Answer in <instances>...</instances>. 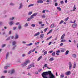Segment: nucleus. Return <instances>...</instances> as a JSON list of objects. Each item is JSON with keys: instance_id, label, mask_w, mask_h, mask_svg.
<instances>
[{"instance_id": "obj_1", "label": "nucleus", "mask_w": 78, "mask_h": 78, "mask_svg": "<svg viewBox=\"0 0 78 78\" xmlns=\"http://www.w3.org/2000/svg\"><path fill=\"white\" fill-rule=\"evenodd\" d=\"M41 75L43 78H55V76L51 71L43 72Z\"/></svg>"}, {"instance_id": "obj_2", "label": "nucleus", "mask_w": 78, "mask_h": 78, "mask_svg": "<svg viewBox=\"0 0 78 78\" xmlns=\"http://www.w3.org/2000/svg\"><path fill=\"white\" fill-rule=\"evenodd\" d=\"M16 41H14L12 42V45L13 46L12 48V50H14L16 49V47H17V45H16Z\"/></svg>"}, {"instance_id": "obj_3", "label": "nucleus", "mask_w": 78, "mask_h": 78, "mask_svg": "<svg viewBox=\"0 0 78 78\" xmlns=\"http://www.w3.org/2000/svg\"><path fill=\"white\" fill-rule=\"evenodd\" d=\"M30 62V61L29 60L26 61L25 62H24L21 65L22 67H24L26 66Z\"/></svg>"}, {"instance_id": "obj_4", "label": "nucleus", "mask_w": 78, "mask_h": 78, "mask_svg": "<svg viewBox=\"0 0 78 78\" xmlns=\"http://www.w3.org/2000/svg\"><path fill=\"white\" fill-rule=\"evenodd\" d=\"M71 74V72L70 71H67L65 73V74L66 75H67L69 76V75H70Z\"/></svg>"}, {"instance_id": "obj_5", "label": "nucleus", "mask_w": 78, "mask_h": 78, "mask_svg": "<svg viewBox=\"0 0 78 78\" xmlns=\"http://www.w3.org/2000/svg\"><path fill=\"white\" fill-rule=\"evenodd\" d=\"M23 7V4L22 3H21L20 4V6L18 8L19 9H22V7Z\"/></svg>"}, {"instance_id": "obj_6", "label": "nucleus", "mask_w": 78, "mask_h": 78, "mask_svg": "<svg viewBox=\"0 0 78 78\" xmlns=\"http://www.w3.org/2000/svg\"><path fill=\"white\" fill-rule=\"evenodd\" d=\"M48 65L47 64H45L44 65V67H47V68L48 69H51V68H49L48 66Z\"/></svg>"}, {"instance_id": "obj_7", "label": "nucleus", "mask_w": 78, "mask_h": 78, "mask_svg": "<svg viewBox=\"0 0 78 78\" xmlns=\"http://www.w3.org/2000/svg\"><path fill=\"white\" fill-rule=\"evenodd\" d=\"M44 2L42 0H39L37 1V2L39 3H42Z\"/></svg>"}, {"instance_id": "obj_8", "label": "nucleus", "mask_w": 78, "mask_h": 78, "mask_svg": "<svg viewBox=\"0 0 78 78\" xmlns=\"http://www.w3.org/2000/svg\"><path fill=\"white\" fill-rule=\"evenodd\" d=\"M18 38H19V35H17V34H16V35L15 37V39H17Z\"/></svg>"}, {"instance_id": "obj_9", "label": "nucleus", "mask_w": 78, "mask_h": 78, "mask_svg": "<svg viewBox=\"0 0 78 78\" xmlns=\"http://www.w3.org/2000/svg\"><path fill=\"white\" fill-rule=\"evenodd\" d=\"M73 28H76V26H77V25L76 23H74L72 25Z\"/></svg>"}, {"instance_id": "obj_10", "label": "nucleus", "mask_w": 78, "mask_h": 78, "mask_svg": "<svg viewBox=\"0 0 78 78\" xmlns=\"http://www.w3.org/2000/svg\"><path fill=\"white\" fill-rule=\"evenodd\" d=\"M44 34H41L40 35V37L41 39H43L44 38Z\"/></svg>"}, {"instance_id": "obj_11", "label": "nucleus", "mask_w": 78, "mask_h": 78, "mask_svg": "<svg viewBox=\"0 0 78 78\" xmlns=\"http://www.w3.org/2000/svg\"><path fill=\"white\" fill-rule=\"evenodd\" d=\"M15 71L14 70H12L11 71V73L10 74L11 75H12V74H14V73H15Z\"/></svg>"}, {"instance_id": "obj_12", "label": "nucleus", "mask_w": 78, "mask_h": 78, "mask_svg": "<svg viewBox=\"0 0 78 78\" xmlns=\"http://www.w3.org/2000/svg\"><path fill=\"white\" fill-rule=\"evenodd\" d=\"M64 37H65V34H63L61 38V39H63L64 38Z\"/></svg>"}, {"instance_id": "obj_13", "label": "nucleus", "mask_w": 78, "mask_h": 78, "mask_svg": "<svg viewBox=\"0 0 78 78\" xmlns=\"http://www.w3.org/2000/svg\"><path fill=\"white\" fill-rule=\"evenodd\" d=\"M40 34V32H38L36 34L34 35V36H38Z\"/></svg>"}, {"instance_id": "obj_14", "label": "nucleus", "mask_w": 78, "mask_h": 78, "mask_svg": "<svg viewBox=\"0 0 78 78\" xmlns=\"http://www.w3.org/2000/svg\"><path fill=\"white\" fill-rule=\"evenodd\" d=\"M18 29H19V30L22 29V27H21V25H20V24L18 26Z\"/></svg>"}, {"instance_id": "obj_15", "label": "nucleus", "mask_w": 78, "mask_h": 78, "mask_svg": "<svg viewBox=\"0 0 78 78\" xmlns=\"http://www.w3.org/2000/svg\"><path fill=\"white\" fill-rule=\"evenodd\" d=\"M76 63H75V62H74V64L73 66V69H75V68H76Z\"/></svg>"}, {"instance_id": "obj_16", "label": "nucleus", "mask_w": 78, "mask_h": 78, "mask_svg": "<svg viewBox=\"0 0 78 78\" xmlns=\"http://www.w3.org/2000/svg\"><path fill=\"white\" fill-rule=\"evenodd\" d=\"M34 63H32V64H30V65L31 66V67H35V66H34Z\"/></svg>"}, {"instance_id": "obj_17", "label": "nucleus", "mask_w": 78, "mask_h": 78, "mask_svg": "<svg viewBox=\"0 0 78 78\" xmlns=\"http://www.w3.org/2000/svg\"><path fill=\"white\" fill-rule=\"evenodd\" d=\"M54 60L55 58L53 57H52L49 59V61H53Z\"/></svg>"}, {"instance_id": "obj_18", "label": "nucleus", "mask_w": 78, "mask_h": 78, "mask_svg": "<svg viewBox=\"0 0 78 78\" xmlns=\"http://www.w3.org/2000/svg\"><path fill=\"white\" fill-rule=\"evenodd\" d=\"M72 56L73 57V58H76V55L75 54H73L72 55Z\"/></svg>"}, {"instance_id": "obj_19", "label": "nucleus", "mask_w": 78, "mask_h": 78, "mask_svg": "<svg viewBox=\"0 0 78 78\" xmlns=\"http://www.w3.org/2000/svg\"><path fill=\"white\" fill-rule=\"evenodd\" d=\"M76 9V8L75 5H74V7H73V11H75V9Z\"/></svg>"}, {"instance_id": "obj_20", "label": "nucleus", "mask_w": 78, "mask_h": 78, "mask_svg": "<svg viewBox=\"0 0 78 78\" xmlns=\"http://www.w3.org/2000/svg\"><path fill=\"white\" fill-rule=\"evenodd\" d=\"M52 31H53V30L52 29L51 30L49 31L47 34V35H48V34H50V33H51V32H52Z\"/></svg>"}, {"instance_id": "obj_21", "label": "nucleus", "mask_w": 78, "mask_h": 78, "mask_svg": "<svg viewBox=\"0 0 78 78\" xmlns=\"http://www.w3.org/2000/svg\"><path fill=\"white\" fill-rule=\"evenodd\" d=\"M60 77L61 78H64V74H62L60 75Z\"/></svg>"}, {"instance_id": "obj_22", "label": "nucleus", "mask_w": 78, "mask_h": 78, "mask_svg": "<svg viewBox=\"0 0 78 78\" xmlns=\"http://www.w3.org/2000/svg\"><path fill=\"white\" fill-rule=\"evenodd\" d=\"M42 56H41L38 59H37V61H39L40 60V59H42Z\"/></svg>"}, {"instance_id": "obj_23", "label": "nucleus", "mask_w": 78, "mask_h": 78, "mask_svg": "<svg viewBox=\"0 0 78 78\" xmlns=\"http://www.w3.org/2000/svg\"><path fill=\"white\" fill-rule=\"evenodd\" d=\"M57 9L59 10V11H61V9L59 7H58L57 8Z\"/></svg>"}, {"instance_id": "obj_24", "label": "nucleus", "mask_w": 78, "mask_h": 78, "mask_svg": "<svg viewBox=\"0 0 78 78\" xmlns=\"http://www.w3.org/2000/svg\"><path fill=\"white\" fill-rule=\"evenodd\" d=\"M69 52V51L67 50L66 51V52H65V55H68V53Z\"/></svg>"}, {"instance_id": "obj_25", "label": "nucleus", "mask_w": 78, "mask_h": 78, "mask_svg": "<svg viewBox=\"0 0 78 78\" xmlns=\"http://www.w3.org/2000/svg\"><path fill=\"white\" fill-rule=\"evenodd\" d=\"M31 68V66L30 65L28 66V68H27V69H30V68Z\"/></svg>"}, {"instance_id": "obj_26", "label": "nucleus", "mask_w": 78, "mask_h": 78, "mask_svg": "<svg viewBox=\"0 0 78 78\" xmlns=\"http://www.w3.org/2000/svg\"><path fill=\"white\" fill-rule=\"evenodd\" d=\"M66 40L62 39L60 42H66Z\"/></svg>"}, {"instance_id": "obj_27", "label": "nucleus", "mask_w": 78, "mask_h": 78, "mask_svg": "<svg viewBox=\"0 0 78 78\" xmlns=\"http://www.w3.org/2000/svg\"><path fill=\"white\" fill-rule=\"evenodd\" d=\"M14 24V23L13 22V21H11L10 22V25H13V24Z\"/></svg>"}, {"instance_id": "obj_28", "label": "nucleus", "mask_w": 78, "mask_h": 78, "mask_svg": "<svg viewBox=\"0 0 78 78\" xmlns=\"http://www.w3.org/2000/svg\"><path fill=\"white\" fill-rule=\"evenodd\" d=\"M51 37H52V36H51L49 37L48 38H47V39H46V41H48V40H49V39H51Z\"/></svg>"}, {"instance_id": "obj_29", "label": "nucleus", "mask_w": 78, "mask_h": 78, "mask_svg": "<svg viewBox=\"0 0 78 78\" xmlns=\"http://www.w3.org/2000/svg\"><path fill=\"white\" fill-rule=\"evenodd\" d=\"M33 45V43H30V44H28L27 45V46H30V45Z\"/></svg>"}, {"instance_id": "obj_30", "label": "nucleus", "mask_w": 78, "mask_h": 78, "mask_svg": "<svg viewBox=\"0 0 78 78\" xmlns=\"http://www.w3.org/2000/svg\"><path fill=\"white\" fill-rule=\"evenodd\" d=\"M52 56H55V52H53L52 54Z\"/></svg>"}, {"instance_id": "obj_31", "label": "nucleus", "mask_w": 78, "mask_h": 78, "mask_svg": "<svg viewBox=\"0 0 78 78\" xmlns=\"http://www.w3.org/2000/svg\"><path fill=\"white\" fill-rule=\"evenodd\" d=\"M32 14V12H30L28 13V14L29 16H30V15H31Z\"/></svg>"}, {"instance_id": "obj_32", "label": "nucleus", "mask_w": 78, "mask_h": 78, "mask_svg": "<svg viewBox=\"0 0 78 78\" xmlns=\"http://www.w3.org/2000/svg\"><path fill=\"white\" fill-rule=\"evenodd\" d=\"M48 30V27L45 28L44 30V32H46L47 31V30Z\"/></svg>"}, {"instance_id": "obj_33", "label": "nucleus", "mask_w": 78, "mask_h": 78, "mask_svg": "<svg viewBox=\"0 0 78 78\" xmlns=\"http://www.w3.org/2000/svg\"><path fill=\"white\" fill-rule=\"evenodd\" d=\"M72 67V66H69V70H71Z\"/></svg>"}, {"instance_id": "obj_34", "label": "nucleus", "mask_w": 78, "mask_h": 78, "mask_svg": "<svg viewBox=\"0 0 78 78\" xmlns=\"http://www.w3.org/2000/svg\"><path fill=\"white\" fill-rule=\"evenodd\" d=\"M54 27V24H52L51 25V28H53Z\"/></svg>"}, {"instance_id": "obj_35", "label": "nucleus", "mask_w": 78, "mask_h": 78, "mask_svg": "<svg viewBox=\"0 0 78 78\" xmlns=\"http://www.w3.org/2000/svg\"><path fill=\"white\" fill-rule=\"evenodd\" d=\"M69 20V17H68L65 19V22H66V21H67V20Z\"/></svg>"}, {"instance_id": "obj_36", "label": "nucleus", "mask_w": 78, "mask_h": 78, "mask_svg": "<svg viewBox=\"0 0 78 78\" xmlns=\"http://www.w3.org/2000/svg\"><path fill=\"white\" fill-rule=\"evenodd\" d=\"M8 55H9V53L7 52L6 55V59H7L8 56Z\"/></svg>"}, {"instance_id": "obj_37", "label": "nucleus", "mask_w": 78, "mask_h": 78, "mask_svg": "<svg viewBox=\"0 0 78 78\" xmlns=\"http://www.w3.org/2000/svg\"><path fill=\"white\" fill-rule=\"evenodd\" d=\"M63 22H64V21L61 20V21L59 23V24L60 25H61V24H62V23H63Z\"/></svg>"}, {"instance_id": "obj_38", "label": "nucleus", "mask_w": 78, "mask_h": 78, "mask_svg": "<svg viewBox=\"0 0 78 78\" xmlns=\"http://www.w3.org/2000/svg\"><path fill=\"white\" fill-rule=\"evenodd\" d=\"M31 19L30 17L28 18V19H27V21H30V20H31Z\"/></svg>"}, {"instance_id": "obj_39", "label": "nucleus", "mask_w": 78, "mask_h": 78, "mask_svg": "<svg viewBox=\"0 0 78 78\" xmlns=\"http://www.w3.org/2000/svg\"><path fill=\"white\" fill-rule=\"evenodd\" d=\"M31 26L32 27H33L34 28V27H35V24H33L31 25Z\"/></svg>"}, {"instance_id": "obj_40", "label": "nucleus", "mask_w": 78, "mask_h": 78, "mask_svg": "<svg viewBox=\"0 0 78 78\" xmlns=\"http://www.w3.org/2000/svg\"><path fill=\"white\" fill-rule=\"evenodd\" d=\"M34 5V4H30L28 6V7H30L31 6H33Z\"/></svg>"}, {"instance_id": "obj_41", "label": "nucleus", "mask_w": 78, "mask_h": 78, "mask_svg": "<svg viewBox=\"0 0 78 78\" xmlns=\"http://www.w3.org/2000/svg\"><path fill=\"white\" fill-rule=\"evenodd\" d=\"M30 18L31 19H33V18H34V16H33V15H31V16H30Z\"/></svg>"}, {"instance_id": "obj_42", "label": "nucleus", "mask_w": 78, "mask_h": 78, "mask_svg": "<svg viewBox=\"0 0 78 78\" xmlns=\"http://www.w3.org/2000/svg\"><path fill=\"white\" fill-rule=\"evenodd\" d=\"M47 54V51H45L44 52V55H45L46 54Z\"/></svg>"}, {"instance_id": "obj_43", "label": "nucleus", "mask_w": 78, "mask_h": 78, "mask_svg": "<svg viewBox=\"0 0 78 78\" xmlns=\"http://www.w3.org/2000/svg\"><path fill=\"white\" fill-rule=\"evenodd\" d=\"M37 13H34V14H33V16H36V15H37Z\"/></svg>"}, {"instance_id": "obj_44", "label": "nucleus", "mask_w": 78, "mask_h": 78, "mask_svg": "<svg viewBox=\"0 0 78 78\" xmlns=\"http://www.w3.org/2000/svg\"><path fill=\"white\" fill-rule=\"evenodd\" d=\"M28 23H26L24 25V27H28Z\"/></svg>"}, {"instance_id": "obj_45", "label": "nucleus", "mask_w": 78, "mask_h": 78, "mask_svg": "<svg viewBox=\"0 0 78 78\" xmlns=\"http://www.w3.org/2000/svg\"><path fill=\"white\" fill-rule=\"evenodd\" d=\"M25 56H26V55L25 54H22V57H25Z\"/></svg>"}, {"instance_id": "obj_46", "label": "nucleus", "mask_w": 78, "mask_h": 78, "mask_svg": "<svg viewBox=\"0 0 78 78\" xmlns=\"http://www.w3.org/2000/svg\"><path fill=\"white\" fill-rule=\"evenodd\" d=\"M42 18H45V15H42Z\"/></svg>"}, {"instance_id": "obj_47", "label": "nucleus", "mask_w": 78, "mask_h": 78, "mask_svg": "<svg viewBox=\"0 0 78 78\" xmlns=\"http://www.w3.org/2000/svg\"><path fill=\"white\" fill-rule=\"evenodd\" d=\"M14 17H12V18H10V20H14Z\"/></svg>"}, {"instance_id": "obj_48", "label": "nucleus", "mask_w": 78, "mask_h": 78, "mask_svg": "<svg viewBox=\"0 0 78 78\" xmlns=\"http://www.w3.org/2000/svg\"><path fill=\"white\" fill-rule=\"evenodd\" d=\"M10 5L11 6H14V4L12 3H10Z\"/></svg>"}, {"instance_id": "obj_49", "label": "nucleus", "mask_w": 78, "mask_h": 78, "mask_svg": "<svg viewBox=\"0 0 78 78\" xmlns=\"http://www.w3.org/2000/svg\"><path fill=\"white\" fill-rule=\"evenodd\" d=\"M9 66H6L4 67V68L5 69H8V67Z\"/></svg>"}, {"instance_id": "obj_50", "label": "nucleus", "mask_w": 78, "mask_h": 78, "mask_svg": "<svg viewBox=\"0 0 78 78\" xmlns=\"http://www.w3.org/2000/svg\"><path fill=\"white\" fill-rule=\"evenodd\" d=\"M69 66H72V63L71 62H69Z\"/></svg>"}, {"instance_id": "obj_51", "label": "nucleus", "mask_w": 78, "mask_h": 78, "mask_svg": "<svg viewBox=\"0 0 78 78\" xmlns=\"http://www.w3.org/2000/svg\"><path fill=\"white\" fill-rule=\"evenodd\" d=\"M58 3H55V6H58Z\"/></svg>"}, {"instance_id": "obj_52", "label": "nucleus", "mask_w": 78, "mask_h": 78, "mask_svg": "<svg viewBox=\"0 0 78 78\" xmlns=\"http://www.w3.org/2000/svg\"><path fill=\"white\" fill-rule=\"evenodd\" d=\"M39 44V42H37V43H36L35 44V45H37V44Z\"/></svg>"}, {"instance_id": "obj_53", "label": "nucleus", "mask_w": 78, "mask_h": 78, "mask_svg": "<svg viewBox=\"0 0 78 78\" xmlns=\"http://www.w3.org/2000/svg\"><path fill=\"white\" fill-rule=\"evenodd\" d=\"M63 45H64V44H63V43H61L60 44V46H62Z\"/></svg>"}, {"instance_id": "obj_54", "label": "nucleus", "mask_w": 78, "mask_h": 78, "mask_svg": "<svg viewBox=\"0 0 78 78\" xmlns=\"http://www.w3.org/2000/svg\"><path fill=\"white\" fill-rule=\"evenodd\" d=\"M45 25V24H41V27H44V26Z\"/></svg>"}, {"instance_id": "obj_55", "label": "nucleus", "mask_w": 78, "mask_h": 78, "mask_svg": "<svg viewBox=\"0 0 78 78\" xmlns=\"http://www.w3.org/2000/svg\"><path fill=\"white\" fill-rule=\"evenodd\" d=\"M60 3H61V4H63V3H64V1H61Z\"/></svg>"}, {"instance_id": "obj_56", "label": "nucleus", "mask_w": 78, "mask_h": 78, "mask_svg": "<svg viewBox=\"0 0 78 78\" xmlns=\"http://www.w3.org/2000/svg\"><path fill=\"white\" fill-rule=\"evenodd\" d=\"M31 53V51H30L28 53V55H30V54Z\"/></svg>"}, {"instance_id": "obj_57", "label": "nucleus", "mask_w": 78, "mask_h": 78, "mask_svg": "<svg viewBox=\"0 0 78 78\" xmlns=\"http://www.w3.org/2000/svg\"><path fill=\"white\" fill-rule=\"evenodd\" d=\"M60 52H61L60 50H58L56 51V52L57 53H60Z\"/></svg>"}, {"instance_id": "obj_58", "label": "nucleus", "mask_w": 78, "mask_h": 78, "mask_svg": "<svg viewBox=\"0 0 78 78\" xmlns=\"http://www.w3.org/2000/svg\"><path fill=\"white\" fill-rule=\"evenodd\" d=\"M45 13V10H44L42 12V13H44V14Z\"/></svg>"}, {"instance_id": "obj_59", "label": "nucleus", "mask_w": 78, "mask_h": 78, "mask_svg": "<svg viewBox=\"0 0 78 78\" xmlns=\"http://www.w3.org/2000/svg\"><path fill=\"white\" fill-rule=\"evenodd\" d=\"M16 27H13V30H16Z\"/></svg>"}, {"instance_id": "obj_60", "label": "nucleus", "mask_w": 78, "mask_h": 78, "mask_svg": "<svg viewBox=\"0 0 78 78\" xmlns=\"http://www.w3.org/2000/svg\"><path fill=\"white\" fill-rule=\"evenodd\" d=\"M11 37L12 39H14V36H12Z\"/></svg>"}, {"instance_id": "obj_61", "label": "nucleus", "mask_w": 78, "mask_h": 78, "mask_svg": "<svg viewBox=\"0 0 78 78\" xmlns=\"http://www.w3.org/2000/svg\"><path fill=\"white\" fill-rule=\"evenodd\" d=\"M6 46V44H3L2 46V47H5Z\"/></svg>"}, {"instance_id": "obj_62", "label": "nucleus", "mask_w": 78, "mask_h": 78, "mask_svg": "<svg viewBox=\"0 0 78 78\" xmlns=\"http://www.w3.org/2000/svg\"><path fill=\"white\" fill-rule=\"evenodd\" d=\"M64 51V49H62L61 50V52H63Z\"/></svg>"}, {"instance_id": "obj_63", "label": "nucleus", "mask_w": 78, "mask_h": 78, "mask_svg": "<svg viewBox=\"0 0 78 78\" xmlns=\"http://www.w3.org/2000/svg\"><path fill=\"white\" fill-rule=\"evenodd\" d=\"M27 75H28V76H31V73H28L27 74Z\"/></svg>"}, {"instance_id": "obj_64", "label": "nucleus", "mask_w": 78, "mask_h": 78, "mask_svg": "<svg viewBox=\"0 0 78 78\" xmlns=\"http://www.w3.org/2000/svg\"><path fill=\"white\" fill-rule=\"evenodd\" d=\"M20 23L18 22L16 23V25H19V24Z\"/></svg>"}]
</instances>
